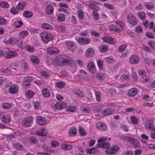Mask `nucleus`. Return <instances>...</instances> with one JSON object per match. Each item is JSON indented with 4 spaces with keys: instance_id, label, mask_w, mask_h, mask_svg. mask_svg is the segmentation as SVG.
<instances>
[{
    "instance_id": "obj_7",
    "label": "nucleus",
    "mask_w": 155,
    "mask_h": 155,
    "mask_svg": "<svg viewBox=\"0 0 155 155\" xmlns=\"http://www.w3.org/2000/svg\"><path fill=\"white\" fill-rule=\"evenodd\" d=\"M32 124L33 118L31 117L25 118L22 122L23 125L27 127L31 126Z\"/></svg>"
},
{
    "instance_id": "obj_39",
    "label": "nucleus",
    "mask_w": 155,
    "mask_h": 155,
    "mask_svg": "<svg viewBox=\"0 0 155 155\" xmlns=\"http://www.w3.org/2000/svg\"><path fill=\"white\" fill-rule=\"evenodd\" d=\"M81 111L84 114H87L90 112V109L89 107L88 106H83L81 108Z\"/></svg>"
},
{
    "instance_id": "obj_42",
    "label": "nucleus",
    "mask_w": 155,
    "mask_h": 155,
    "mask_svg": "<svg viewBox=\"0 0 155 155\" xmlns=\"http://www.w3.org/2000/svg\"><path fill=\"white\" fill-rule=\"evenodd\" d=\"M55 85L58 88L61 89L64 87L65 84L63 81H59L56 83Z\"/></svg>"
},
{
    "instance_id": "obj_54",
    "label": "nucleus",
    "mask_w": 155,
    "mask_h": 155,
    "mask_svg": "<svg viewBox=\"0 0 155 155\" xmlns=\"http://www.w3.org/2000/svg\"><path fill=\"white\" fill-rule=\"evenodd\" d=\"M14 147L16 149L21 150L23 149V147L22 145L19 143H16L13 145Z\"/></svg>"
},
{
    "instance_id": "obj_12",
    "label": "nucleus",
    "mask_w": 155,
    "mask_h": 155,
    "mask_svg": "<svg viewBox=\"0 0 155 155\" xmlns=\"http://www.w3.org/2000/svg\"><path fill=\"white\" fill-rule=\"evenodd\" d=\"M17 54L16 52L13 51H8L5 52L4 55V57L6 58H10L17 56Z\"/></svg>"
},
{
    "instance_id": "obj_4",
    "label": "nucleus",
    "mask_w": 155,
    "mask_h": 155,
    "mask_svg": "<svg viewBox=\"0 0 155 155\" xmlns=\"http://www.w3.org/2000/svg\"><path fill=\"white\" fill-rule=\"evenodd\" d=\"M127 22L130 25H137L138 22L137 18L133 13H130L126 17Z\"/></svg>"
},
{
    "instance_id": "obj_48",
    "label": "nucleus",
    "mask_w": 155,
    "mask_h": 155,
    "mask_svg": "<svg viewBox=\"0 0 155 155\" xmlns=\"http://www.w3.org/2000/svg\"><path fill=\"white\" fill-rule=\"evenodd\" d=\"M41 76L45 78H47L49 77L50 74L49 72L43 70L41 73Z\"/></svg>"
},
{
    "instance_id": "obj_17",
    "label": "nucleus",
    "mask_w": 155,
    "mask_h": 155,
    "mask_svg": "<svg viewBox=\"0 0 155 155\" xmlns=\"http://www.w3.org/2000/svg\"><path fill=\"white\" fill-rule=\"evenodd\" d=\"M67 104L65 102H58L56 103L55 105V106L56 109H61L67 107Z\"/></svg>"
},
{
    "instance_id": "obj_22",
    "label": "nucleus",
    "mask_w": 155,
    "mask_h": 155,
    "mask_svg": "<svg viewBox=\"0 0 155 155\" xmlns=\"http://www.w3.org/2000/svg\"><path fill=\"white\" fill-rule=\"evenodd\" d=\"M145 127L150 130H154V126L153 123L150 120L146 121L145 124Z\"/></svg>"
},
{
    "instance_id": "obj_60",
    "label": "nucleus",
    "mask_w": 155,
    "mask_h": 155,
    "mask_svg": "<svg viewBox=\"0 0 155 155\" xmlns=\"http://www.w3.org/2000/svg\"><path fill=\"white\" fill-rule=\"evenodd\" d=\"M0 6L4 8H7L9 6L8 4L6 2H0Z\"/></svg>"
},
{
    "instance_id": "obj_62",
    "label": "nucleus",
    "mask_w": 155,
    "mask_h": 155,
    "mask_svg": "<svg viewBox=\"0 0 155 155\" xmlns=\"http://www.w3.org/2000/svg\"><path fill=\"white\" fill-rule=\"evenodd\" d=\"M6 23L7 20L5 18L0 16V25H5Z\"/></svg>"
},
{
    "instance_id": "obj_52",
    "label": "nucleus",
    "mask_w": 155,
    "mask_h": 155,
    "mask_svg": "<svg viewBox=\"0 0 155 155\" xmlns=\"http://www.w3.org/2000/svg\"><path fill=\"white\" fill-rule=\"evenodd\" d=\"M131 122L137 125L138 124V120L135 116H132L130 117Z\"/></svg>"
},
{
    "instance_id": "obj_21",
    "label": "nucleus",
    "mask_w": 155,
    "mask_h": 155,
    "mask_svg": "<svg viewBox=\"0 0 155 155\" xmlns=\"http://www.w3.org/2000/svg\"><path fill=\"white\" fill-rule=\"evenodd\" d=\"M97 147L107 149L110 147V143L108 142H105L98 143L96 145Z\"/></svg>"
},
{
    "instance_id": "obj_13",
    "label": "nucleus",
    "mask_w": 155,
    "mask_h": 155,
    "mask_svg": "<svg viewBox=\"0 0 155 155\" xmlns=\"http://www.w3.org/2000/svg\"><path fill=\"white\" fill-rule=\"evenodd\" d=\"M0 117L1 121L3 123L8 124L10 123L11 118L9 115H2Z\"/></svg>"
},
{
    "instance_id": "obj_14",
    "label": "nucleus",
    "mask_w": 155,
    "mask_h": 155,
    "mask_svg": "<svg viewBox=\"0 0 155 155\" xmlns=\"http://www.w3.org/2000/svg\"><path fill=\"white\" fill-rule=\"evenodd\" d=\"M129 60L131 63L137 64L139 61V58L136 55H132L130 57Z\"/></svg>"
},
{
    "instance_id": "obj_43",
    "label": "nucleus",
    "mask_w": 155,
    "mask_h": 155,
    "mask_svg": "<svg viewBox=\"0 0 155 155\" xmlns=\"http://www.w3.org/2000/svg\"><path fill=\"white\" fill-rule=\"evenodd\" d=\"M77 134L76 129L74 127H72L70 128L69 131V134L70 136H72L75 135Z\"/></svg>"
},
{
    "instance_id": "obj_28",
    "label": "nucleus",
    "mask_w": 155,
    "mask_h": 155,
    "mask_svg": "<svg viewBox=\"0 0 155 155\" xmlns=\"http://www.w3.org/2000/svg\"><path fill=\"white\" fill-rule=\"evenodd\" d=\"M138 18L141 20L144 21L146 18V15L143 12H140L137 14Z\"/></svg>"
},
{
    "instance_id": "obj_64",
    "label": "nucleus",
    "mask_w": 155,
    "mask_h": 155,
    "mask_svg": "<svg viewBox=\"0 0 155 155\" xmlns=\"http://www.w3.org/2000/svg\"><path fill=\"white\" fill-rule=\"evenodd\" d=\"M148 45L149 46L154 49H155V42L151 40L149 41Z\"/></svg>"
},
{
    "instance_id": "obj_30",
    "label": "nucleus",
    "mask_w": 155,
    "mask_h": 155,
    "mask_svg": "<svg viewBox=\"0 0 155 155\" xmlns=\"http://www.w3.org/2000/svg\"><path fill=\"white\" fill-rule=\"evenodd\" d=\"M66 107V111L68 112L72 113L75 112L77 109V107L74 106H67Z\"/></svg>"
},
{
    "instance_id": "obj_59",
    "label": "nucleus",
    "mask_w": 155,
    "mask_h": 155,
    "mask_svg": "<svg viewBox=\"0 0 155 155\" xmlns=\"http://www.w3.org/2000/svg\"><path fill=\"white\" fill-rule=\"evenodd\" d=\"M105 60L107 62L110 63L114 61V59L112 56H110L106 57L105 58Z\"/></svg>"
},
{
    "instance_id": "obj_8",
    "label": "nucleus",
    "mask_w": 155,
    "mask_h": 155,
    "mask_svg": "<svg viewBox=\"0 0 155 155\" xmlns=\"http://www.w3.org/2000/svg\"><path fill=\"white\" fill-rule=\"evenodd\" d=\"M91 41V39L90 38H84L80 37L78 39L77 41L80 45H84L89 44Z\"/></svg>"
},
{
    "instance_id": "obj_45",
    "label": "nucleus",
    "mask_w": 155,
    "mask_h": 155,
    "mask_svg": "<svg viewBox=\"0 0 155 155\" xmlns=\"http://www.w3.org/2000/svg\"><path fill=\"white\" fill-rule=\"evenodd\" d=\"M77 14L80 19L83 20L84 19V12L81 10H79L77 12Z\"/></svg>"
},
{
    "instance_id": "obj_34",
    "label": "nucleus",
    "mask_w": 155,
    "mask_h": 155,
    "mask_svg": "<svg viewBox=\"0 0 155 155\" xmlns=\"http://www.w3.org/2000/svg\"><path fill=\"white\" fill-rule=\"evenodd\" d=\"M26 5V3L25 2L20 1L16 6L17 8L19 10L23 9Z\"/></svg>"
},
{
    "instance_id": "obj_63",
    "label": "nucleus",
    "mask_w": 155,
    "mask_h": 155,
    "mask_svg": "<svg viewBox=\"0 0 155 155\" xmlns=\"http://www.w3.org/2000/svg\"><path fill=\"white\" fill-rule=\"evenodd\" d=\"M107 138L104 137H101L98 139L97 142L98 143H103V142L107 140Z\"/></svg>"
},
{
    "instance_id": "obj_10",
    "label": "nucleus",
    "mask_w": 155,
    "mask_h": 155,
    "mask_svg": "<svg viewBox=\"0 0 155 155\" xmlns=\"http://www.w3.org/2000/svg\"><path fill=\"white\" fill-rule=\"evenodd\" d=\"M88 71L92 74H94L96 72V68L93 62H88L87 65Z\"/></svg>"
},
{
    "instance_id": "obj_55",
    "label": "nucleus",
    "mask_w": 155,
    "mask_h": 155,
    "mask_svg": "<svg viewBox=\"0 0 155 155\" xmlns=\"http://www.w3.org/2000/svg\"><path fill=\"white\" fill-rule=\"evenodd\" d=\"M32 78L30 76H27L25 77L24 78V81L26 82V85H28L31 81H32Z\"/></svg>"
},
{
    "instance_id": "obj_6",
    "label": "nucleus",
    "mask_w": 155,
    "mask_h": 155,
    "mask_svg": "<svg viewBox=\"0 0 155 155\" xmlns=\"http://www.w3.org/2000/svg\"><path fill=\"white\" fill-rule=\"evenodd\" d=\"M125 139L126 140L131 143L135 147H140V144L137 140L129 137H126Z\"/></svg>"
},
{
    "instance_id": "obj_51",
    "label": "nucleus",
    "mask_w": 155,
    "mask_h": 155,
    "mask_svg": "<svg viewBox=\"0 0 155 155\" xmlns=\"http://www.w3.org/2000/svg\"><path fill=\"white\" fill-rule=\"evenodd\" d=\"M79 132L81 135L82 136H85L87 135V132L84 129V128L81 127H79Z\"/></svg>"
},
{
    "instance_id": "obj_32",
    "label": "nucleus",
    "mask_w": 155,
    "mask_h": 155,
    "mask_svg": "<svg viewBox=\"0 0 155 155\" xmlns=\"http://www.w3.org/2000/svg\"><path fill=\"white\" fill-rule=\"evenodd\" d=\"M56 28L58 31L59 33H61L64 32L66 28L65 25H60L57 26Z\"/></svg>"
},
{
    "instance_id": "obj_56",
    "label": "nucleus",
    "mask_w": 155,
    "mask_h": 155,
    "mask_svg": "<svg viewBox=\"0 0 155 155\" xmlns=\"http://www.w3.org/2000/svg\"><path fill=\"white\" fill-rule=\"evenodd\" d=\"M97 64L100 70H102L103 69V62L100 60L98 59L97 61Z\"/></svg>"
},
{
    "instance_id": "obj_40",
    "label": "nucleus",
    "mask_w": 155,
    "mask_h": 155,
    "mask_svg": "<svg viewBox=\"0 0 155 155\" xmlns=\"http://www.w3.org/2000/svg\"><path fill=\"white\" fill-rule=\"evenodd\" d=\"M65 15L63 13H60L57 15V19L60 21H63L65 20Z\"/></svg>"
},
{
    "instance_id": "obj_61",
    "label": "nucleus",
    "mask_w": 155,
    "mask_h": 155,
    "mask_svg": "<svg viewBox=\"0 0 155 155\" xmlns=\"http://www.w3.org/2000/svg\"><path fill=\"white\" fill-rule=\"evenodd\" d=\"M3 108L4 109H8L11 107V105L8 103H3L2 104Z\"/></svg>"
},
{
    "instance_id": "obj_3",
    "label": "nucleus",
    "mask_w": 155,
    "mask_h": 155,
    "mask_svg": "<svg viewBox=\"0 0 155 155\" xmlns=\"http://www.w3.org/2000/svg\"><path fill=\"white\" fill-rule=\"evenodd\" d=\"M40 36L42 41L45 44H47L54 38L53 35L52 34L46 32H43L41 33Z\"/></svg>"
},
{
    "instance_id": "obj_26",
    "label": "nucleus",
    "mask_w": 155,
    "mask_h": 155,
    "mask_svg": "<svg viewBox=\"0 0 155 155\" xmlns=\"http://www.w3.org/2000/svg\"><path fill=\"white\" fill-rule=\"evenodd\" d=\"M54 12L53 7L51 5H47L46 7V12L48 15L52 14Z\"/></svg>"
},
{
    "instance_id": "obj_27",
    "label": "nucleus",
    "mask_w": 155,
    "mask_h": 155,
    "mask_svg": "<svg viewBox=\"0 0 155 155\" xmlns=\"http://www.w3.org/2000/svg\"><path fill=\"white\" fill-rule=\"evenodd\" d=\"M42 92L43 96L45 97H49L51 94L48 90L47 88H43L42 89Z\"/></svg>"
},
{
    "instance_id": "obj_41",
    "label": "nucleus",
    "mask_w": 155,
    "mask_h": 155,
    "mask_svg": "<svg viewBox=\"0 0 155 155\" xmlns=\"http://www.w3.org/2000/svg\"><path fill=\"white\" fill-rule=\"evenodd\" d=\"M145 7L148 9H150L153 8L154 5L152 2H145L144 4Z\"/></svg>"
},
{
    "instance_id": "obj_33",
    "label": "nucleus",
    "mask_w": 155,
    "mask_h": 155,
    "mask_svg": "<svg viewBox=\"0 0 155 155\" xmlns=\"http://www.w3.org/2000/svg\"><path fill=\"white\" fill-rule=\"evenodd\" d=\"M12 25L17 28L20 27L23 25V23L21 21H18L17 20H15L13 21Z\"/></svg>"
},
{
    "instance_id": "obj_44",
    "label": "nucleus",
    "mask_w": 155,
    "mask_h": 155,
    "mask_svg": "<svg viewBox=\"0 0 155 155\" xmlns=\"http://www.w3.org/2000/svg\"><path fill=\"white\" fill-rule=\"evenodd\" d=\"M25 94L27 98H31L33 96L34 93L32 91L28 90L25 92Z\"/></svg>"
},
{
    "instance_id": "obj_50",
    "label": "nucleus",
    "mask_w": 155,
    "mask_h": 155,
    "mask_svg": "<svg viewBox=\"0 0 155 155\" xmlns=\"http://www.w3.org/2000/svg\"><path fill=\"white\" fill-rule=\"evenodd\" d=\"M96 77L97 79L100 80H102L104 78V75L102 73L99 72L96 73Z\"/></svg>"
},
{
    "instance_id": "obj_23",
    "label": "nucleus",
    "mask_w": 155,
    "mask_h": 155,
    "mask_svg": "<svg viewBox=\"0 0 155 155\" xmlns=\"http://www.w3.org/2000/svg\"><path fill=\"white\" fill-rule=\"evenodd\" d=\"M138 93V91L137 88H133L130 89L128 93V95L130 97H134Z\"/></svg>"
},
{
    "instance_id": "obj_36",
    "label": "nucleus",
    "mask_w": 155,
    "mask_h": 155,
    "mask_svg": "<svg viewBox=\"0 0 155 155\" xmlns=\"http://www.w3.org/2000/svg\"><path fill=\"white\" fill-rule=\"evenodd\" d=\"M33 13L31 11H27L23 12V15L27 18H31L33 15Z\"/></svg>"
},
{
    "instance_id": "obj_24",
    "label": "nucleus",
    "mask_w": 155,
    "mask_h": 155,
    "mask_svg": "<svg viewBox=\"0 0 155 155\" xmlns=\"http://www.w3.org/2000/svg\"><path fill=\"white\" fill-rule=\"evenodd\" d=\"M66 45L68 49L71 51H74L75 49V46L73 43L71 41H66Z\"/></svg>"
},
{
    "instance_id": "obj_11",
    "label": "nucleus",
    "mask_w": 155,
    "mask_h": 155,
    "mask_svg": "<svg viewBox=\"0 0 155 155\" xmlns=\"http://www.w3.org/2000/svg\"><path fill=\"white\" fill-rule=\"evenodd\" d=\"M104 42L111 44H114L116 42L115 38L109 36H105L102 38Z\"/></svg>"
},
{
    "instance_id": "obj_31",
    "label": "nucleus",
    "mask_w": 155,
    "mask_h": 155,
    "mask_svg": "<svg viewBox=\"0 0 155 155\" xmlns=\"http://www.w3.org/2000/svg\"><path fill=\"white\" fill-rule=\"evenodd\" d=\"M99 48L101 52H106L108 50V47L106 45H102L100 46Z\"/></svg>"
},
{
    "instance_id": "obj_9",
    "label": "nucleus",
    "mask_w": 155,
    "mask_h": 155,
    "mask_svg": "<svg viewBox=\"0 0 155 155\" xmlns=\"http://www.w3.org/2000/svg\"><path fill=\"white\" fill-rule=\"evenodd\" d=\"M46 52L49 54H57L59 53V50L55 47H51L47 48Z\"/></svg>"
},
{
    "instance_id": "obj_38",
    "label": "nucleus",
    "mask_w": 155,
    "mask_h": 155,
    "mask_svg": "<svg viewBox=\"0 0 155 155\" xmlns=\"http://www.w3.org/2000/svg\"><path fill=\"white\" fill-rule=\"evenodd\" d=\"M98 150V147H94L91 149H87L86 151L89 154H93L97 152Z\"/></svg>"
},
{
    "instance_id": "obj_15",
    "label": "nucleus",
    "mask_w": 155,
    "mask_h": 155,
    "mask_svg": "<svg viewBox=\"0 0 155 155\" xmlns=\"http://www.w3.org/2000/svg\"><path fill=\"white\" fill-rule=\"evenodd\" d=\"M18 90V87L15 85H13L10 86L8 89L9 92L12 94H17Z\"/></svg>"
},
{
    "instance_id": "obj_18",
    "label": "nucleus",
    "mask_w": 155,
    "mask_h": 155,
    "mask_svg": "<svg viewBox=\"0 0 155 155\" xmlns=\"http://www.w3.org/2000/svg\"><path fill=\"white\" fill-rule=\"evenodd\" d=\"M96 126L97 129L101 131H104L107 128L106 125L101 122L97 123Z\"/></svg>"
},
{
    "instance_id": "obj_29",
    "label": "nucleus",
    "mask_w": 155,
    "mask_h": 155,
    "mask_svg": "<svg viewBox=\"0 0 155 155\" xmlns=\"http://www.w3.org/2000/svg\"><path fill=\"white\" fill-rule=\"evenodd\" d=\"M61 148L63 150H69L71 149L72 147V146L71 145L62 143L60 145Z\"/></svg>"
},
{
    "instance_id": "obj_1",
    "label": "nucleus",
    "mask_w": 155,
    "mask_h": 155,
    "mask_svg": "<svg viewBox=\"0 0 155 155\" xmlns=\"http://www.w3.org/2000/svg\"><path fill=\"white\" fill-rule=\"evenodd\" d=\"M73 61L70 58H64L61 55H58L55 59L54 64L56 65L62 66L65 64L66 63L68 64H72Z\"/></svg>"
},
{
    "instance_id": "obj_25",
    "label": "nucleus",
    "mask_w": 155,
    "mask_h": 155,
    "mask_svg": "<svg viewBox=\"0 0 155 155\" xmlns=\"http://www.w3.org/2000/svg\"><path fill=\"white\" fill-rule=\"evenodd\" d=\"M48 133V130L45 128H42L40 130H37L36 134L40 136H46Z\"/></svg>"
},
{
    "instance_id": "obj_47",
    "label": "nucleus",
    "mask_w": 155,
    "mask_h": 155,
    "mask_svg": "<svg viewBox=\"0 0 155 155\" xmlns=\"http://www.w3.org/2000/svg\"><path fill=\"white\" fill-rule=\"evenodd\" d=\"M88 6L89 8L94 9L96 11H98L100 9V8L98 6L93 4H89Z\"/></svg>"
},
{
    "instance_id": "obj_2",
    "label": "nucleus",
    "mask_w": 155,
    "mask_h": 155,
    "mask_svg": "<svg viewBox=\"0 0 155 155\" xmlns=\"http://www.w3.org/2000/svg\"><path fill=\"white\" fill-rule=\"evenodd\" d=\"M116 25H112L110 26L109 30L111 31L115 32L120 33L121 32V29H123L124 24L121 21L116 22Z\"/></svg>"
},
{
    "instance_id": "obj_53",
    "label": "nucleus",
    "mask_w": 155,
    "mask_h": 155,
    "mask_svg": "<svg viewBox=\"0 0 155 155\" xmlns=\"http://www.w3.org/2000/svg\"><path fill=\"white\" fill-rule=\"evenodd\" d=\"M127 45L125 44H122L120 45L118 48V51L119 52H122L124 51L126 49Z\"/></svg>"
},
{
    "instance_id": "obj_20",
    "label": "nucleus",
    "mask_w": 155,
    "mask_h": 155,
    "mask_svg": "<svg viewBox=\"0 0 155 155\" xmlns=\"http://www.w3.org/2000/svg\"><path fill=\"white\" fill-rule=\"evenodd\" d=\"M94 54V52L92 48H88L85 53V55L87 57H92Z\"/></svg>"
},
{
    "instance_id": "obj_49",
    "label": "nucleus",
    "mask_w": 155,
    "mask_h": 155,
    "mask_svg": "<svg viewBox=\"0 0 155 155\" xmlns=\"http://www.w3.org/2000/svg\"><path fill=\"white\" fill-rule=\"evenodd\" d=\"M17 8L13 6L12 7L10 10V12L14 15H16L18 13V11Z\"/></svg>"
},
{
    "instance_id": "obj_35",
    "label": "nucleus",
    "mask_w": 155,
    "mask_h": 155,
    "mask_svg": "<svg viewBox=\"0 0 155 155\" xmlns=\"http://www.w3.org/2000/svg\"><path fill=\"white\" fill-rule=\"evenodd\" d=\"M30 59L31 61L36 64H38L39 62V58L35 56H31Z\"/></svg>"
},
{
    "instance_id": "obj_57",
    "label": "nucleus",
    "mask_w": 155,
    "mask_h": 155,
    "mask_svg": "<svg viewBox=\"0 0 155 155\" xmlns=\"http://www.w3.org/2000/svg\"><path fill=\"white\" fill-rule=\"evenodd\" d=\"M28 33L27 31H23L20 33L19 36L20 38H23L25 36L28 35Z\"/></svg>"
},
{
    "instance_id": "obj_46",
    "label": "nucleus",
    "mask_w": 155,
    "mask_h": 155,
    "mask_svg": "<svg viewBox=\"0 0 155 155\" xmlns=\"http://www.w3.org/2000/svg\"><path fill=\"white\" fill-rule=\"evenodd\" d=\"M41 27L44 29L52 30L53 28L52 26L48 23H43L42 24Z\"/></svg>"
},
{
    "instance_id": "obj_19",
    "label": "nucleus",
    "mask_w": 155,
    "mask_h": 155,
    "mask_svg": "<svg viewBox=\"0 0 155 155\" xmlns=\"http://www.w3.org/2000/svg\"><path fill=\"white\" fill-rule=\"evenodd\" d=\"M36 121L38 124L43 126L45 124L46 120L45 117L39 116L37 117Z\"/></svg>"
},
{
    "instance_id": "obj_16",
    "label": "nucleus",
    "mask_w": 155,
    "mask_h": 155,
    "mask_svg": "<svg viewBox=\"0 0 155 155\" xmlns=\"http://www.w3.org/2000/svg\"><path fill=\"white\" fill-rule=\"evenodd\" d=\"M114 112V110L111 108H107L104 110L102 112V114L104 116H109L113 114Z\"/></svg>"
},
{
    "instance_id": "obj_5",
    "label": "nucleus",
    "mask_w": 155,
    "mask_h": 155,
    "mask_svg": "<svg viewBox=\"0 0 155 155\" xmlns=\"http://www.w3.org/2000/svg\"><path fill=\"white\" fill-rule=\"evenodd\" d=\"M120 149L119 147L117 145L112 146L109 149H107L105 150V153L109 155L114 154L116 153Z\"/></svg>"
},
{
    "instance_id": "obj_37",
    "label": "nucleus",
    "mask_w": 155,
    "mask_h": 155,
    "mask_svg": "<svg viewBox=\"0 0 155 155\" xmlns=\"http://www.w3.org/2000/svg\"><path fill=\"white\" fill-rule=\"evenodd\" d=\"M7 43L8 44L13 45L17 43V40L15 38H11L7 41Z\"/></svg>"
},
{
    "instance_id": "obj_58",
    "label": "nucleus",
    "mask_w": 155,
    "mask_h": 155,
    "mask_svg": "<svg viewBox=\"0 0 155 155\" xmlns=\"http://www.w3.org/2000/svg\"><path fill=\"white\" fill-rule=\"evenodd\" d=\"M25 48L26 51L28 52H32L34 51V47L30 45L26 46Z\"/></svg>"
}]
</instances>
